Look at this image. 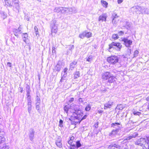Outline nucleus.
Returning a JSON list of instances; mask_svg holds the SVG:
<instances>
[{
  "mask_svg": "<svg viewBox=\"0 0 149 149\" xmlns=\"http://www.w3.org/2000/svg\"><path fill=\"white\" fill-rule=\"evenodd\" d=\"M22 37L23 41L24 42H26V40L27 39L28 37L27 33H23L22 36Z\"/></svg>",
  "mask_w": 149,
  "mask_h": 149,
  "instance_id": "a878e982",
  "label": "nucleus"
},
{
  "mask_svg": "<svg viewBox=\"0 0 149 149\" xmlns=\"http://www.w3.org/2000/svg\"><path fill=\"white\" fill-rule=\"evenodd\" d=\"M77 62L76 61H74L70 64V69L71 70H73L74 68L76 67Z\"/></svg>",
  "mask_w": 149,
  "mask_h": 149,
  "instance_id": "412c9836",
  "label": "nucleus"
},
{
  "mask_svg": "<svg viewBox=\"0 0 149 149\" xmlns=\"http://www.w3.org/2000/svg\"><path fill=\"white\" fill-rule=\"evenodd\" d=\"M28 111L29 114H30L31 112L32 105L28 106Z\"/></svg>",
  "mask_w": 149,
  "mask_h": 149,
  "instance_id": "37998d69",
  "label": "nucleus"
},
{
  "mask_svg": "<svg viewBox=\"0 0 149 149\" xmlns=\"http://www.w3.org/2000/svg\"><path fill=\"white\" fill-rule=\"evenodd\" d=\"M92 33L91 32H86L85 31L86 37L87 38H89L92 36Z\"/></svg>",
  "mask_w": 149,
  "mask_h": 149,
  "instance_id": "4c0bfd02",
  "label": "nucleus"
},
{
  "mask_svg": "<svg viewBox=\"0 0 149 149\" xmlns=\"http://www.w3.org/2000/svg\"><path fill=\"white\" fill-rule=\"evenodd\" d=\"M120 124L118 123H113L111 124V127H113L114 129H117L118 127L119 128V130L120 129Z\"/></svg>",
  "mask_w": 149,
  "mask_h": 149,
  "instance_id": "aec40b11",
  "label": "nucleus"
},
{
  "mask_svg": "<svg viewBox=\"0 0 149 149\" xmlns=\"http://www.w3.org/2000/svg\"><path fill=\"white\" fill-rule=\"evenodd\" d=\"M74 98L72 97L70 98L68 100V104L71 103L72 102L74 101Z\"/></svg>",
  "mask_w": 149,
  "mask_h": 149,
  "instance_id": "3c124183",
  "label": "nucleus"
},
{
  "mask_svg": "<svg viewBox=\"0 0 149 149\" xmlns=\"http://www.w3.org/2000/svg\"><path fill=\"white\" fill-rule=\"evenodd\" d=\"M107 17V15L106 14H103L100 15L99 18V21H106Z\"/></svg>",
  "mask_w": 149,
  "mask_h": 149,
  "instance_id": "a211bd4d",
  "label": "nucleus"
},
{
  "mask_svg": "<svg viewBox=\"0 0 149 149\" xmlns=\"http://www.w3.org/2000/svg\"><path fill=\"white\" fill-rule=\"evenodd\" d=\"M138 135V134L136 132H135L129 136H126L124 139V141L130 140L133 138L136 137Z\"/></svg>",
  "mask_w": 149,
  "mask_h": 149,
  "instance_id": "6e6552de",
  "label": "nucleus"
},
{
  "mask_svg": "<svg viewBox=\"0 0 149 149\" xmlns=\"http://www.w3.org/2000/svg\"><path fill=\"white\" fill-rule=\"evenodd\" d=\"M109 49H110L112 48L113 49H116V47H116L117 48L118 50H120V49L122 47V45L119 42H112L111 44L109 45Z\"/></svg>",
  "mask_w": 149,
  "mask_h": 149,
  "instance_id": "f03ea898",
  "label": "nucleus"
},
{
  "mask_svg": "<svg viewBox=\"0 0 149 149\" xmlns=\"http://www.w3.org/2000/svg\"><path fill=\"white\" fill-rule=\"evenodd\" d=\"M21 26H20L18 29H13V32L14 34L16 36H18V34H21L22 33L21 31Z\"/></svg>",
  "mask_w": 149,
  "mask_h": 149,
  "instance_id": "ddd939ff",
  "label": "nucleus"
},
{
  "mask_svg": "<svg viewBox=\"0 0 149 149\" xmlns=\"http://www.w3.org/2000/svg\"><path fill=\"white\" fill-rule=\"evenodd\" d=\"M70 106L69 104H68V105H65L64 107V111L67 113H68V111L70 109Z\"/></svg>",
  "mask_w": 149,
  "mask_h": 149,
  "instance_id": "72a5a7b5",
  "label": "nucleus"
},
{
  "mask_svg": "<svg viewBox=\"0 0 149 149\" xmlns=\"http://www.w3.org/2000/svg\"><path fill=\"white\" fill-rule=\"evenodd\" d=\"M138 54H139L138 51L137 50H136L134 53V57L136 56H137Z\"/></svg>",
  "mask_w": 149,
  "mask_h": 149,
  "instance_id": "4d7b16f0",
  "label": "nucleus"
},
{
  "mask_svg": "<svg viewBox=\"0 0 149 149\" xmlns=\"http://www.w3.org/2000/svg\"><path fill=\"white\" fill-rule=\"evenodd\" d=\"M124 0H118L117 3L118 4H120Z\"/></svg>",
  "mask_w": 149,
  "mask_h": 149,
  "instance_id": "0e129e2a",
  "label": "nucleus"
},
{
  "mask_svg": "<svg viewBox=\"0 0 149 149\" xmlns=\"http://www.w3.org/2000/svg\"><path fill=\"white\" fill-rule=\"evenodd\" d=\"M76 147L79 148L80 147L81 145L79 141H77L76 142Z\"/></svg>",
  "mask_w": 149,
  "mask_h": 149,
  "instance_id": "de8ad7c7",
  "label": "nucleus"
},
{
  "mask_svg": "<svg viewBox=\"0 0 149 149\" xmlns=\"http://www.w3.org/2000/svg\"><path fill=\"white\" fill-rule=\"evenodd\" d=\"M103 112V111L102 110H99L98 111V113H101Z\"/></svg>",
  "mask_w": 149,
  "mask_h": 149,
  "instance_id": "774afa93",
  "label": "nucleus"
},
{
  "mask_svg": "<svg viewBox=\"0 0 149 149\" xmlns=\"http://www.w3.org/2000/svg\"><path fill=\"white\" fill-rule=\"evenodd\" d=\"M86 60L88 62H91L93 60V56H89L86 58Z\"/></svg>",
  "mask_w": 149,
  "mask_h": 149,
  "instance_id": "a19ab883",
  "label": "nucleus"
},
{
  "mask_svg": "<svg viewBox=\"0 0 149 149\" xmlns=\"http://www.w3.org/2000/svg\"><path fill=\"white\" fill-rule=\"evenodd\" d=\"M101 2L102 4V6L106 8L107 7L108 3L106 1L101 0Z\"/></svg>",
  "mask_w": 149,
  "mask_h": 149,
  "instance_id": "473e14b6",
  "label": "nucleus"
},
{
  "mask_svg": "<svg viewBox=\"0 0 149 149\" xmlns=\"http://www.w3.org/2000/svg\"><path fill=\"white\" fill-rule=\"evenodd\" d=\"M36 102H40V96L38 95H37L36 98Z\"/></svg>",
  "mask_w": 149,
  "mask_h": 149,
  "instance_id": "6e6d98bb",
  "label": "nucleus"
},
{
  "mask_svg": "<svg viewBox=\"0 0 149 149\" xmlns=\"http://www.w3.org/2000/svg\"><path fill=\"white\" fill-rule=\"evenodd\" d=\"M74 46L73 45H72L70 46L69 49L70 50H71L74 48Z\"/></svg>",
  "mask_w": 149,
  "mask_h": 149,
  "instance_id": "052dcab7",
  "label": "nucleus"
},
{
  "mask_svg": "<svg viewBox=\"0 0 149 149\" xmlns=\"http://www.w3.org/2000/svg\"><path fill=\"white\" fill-rule=\"evenodd\" d=\"M34 130L33 129H31L30 130L29 132V138L30 140L32 141L33 139L34 136Z\"/></svg>",
  "mask_w": 149,
  "mask_h": 149,
  "instance_id": "4468645a",
  "label": "nucleus"
},
{
  "mask_svg": "<svg viewBox=\"0 0 149 149\" xmlns=\"http://www.w3.org/2000/svg\"><path fill=\"white\" fill-rule=\"evenodd\" d=\"M35 32H36V36L38 34V29L37 27L35 26L34 28Z\"/></svg>",
  "mask_w": 149,
  "mask_h": 149,
  "instance_id": "a18cd8bd",
  "label": "nucleus"
},
{
  "mask_svg": "<svg viewBox=\"0 0 149 149\" xmlns=\"http://www.w3.org/2000/svg\"><path fill=\"white\" fill-rule=\"evenodd\" d=\"M61 9H62L61 7H56L54 9V11L55 12L57 13H61Z\"/></svg>",
  "mask_w": 149,
  "mask_h": 149,
  "instance_id": "7c9ffc66",
  "label": "nucleus"
},
{
  "mask_svg": "<svg viewBox=\"0 0 149 149\" xmlns=\"http://www.w3.org/2000/svg\"><path fill=\"white\" fill-rule=\"evenodd\" d=\"M72 112L74 113H75L76 115V116H74L75 118L78 120L81 119L83 115V113L81 112V111L78 108L77 110H74Z\"/></svg>",
  "mask_w": 149,
  "mask_h": 149,
  "instance_id": "7ed1b4c3",
  "label": "nucleus"
},
{
  "mask_svg": "<svg viewBox=\"0 0 149 149\" xmlns=\"http://www.w3.org/2000/svg\"><path fill=\"white\" fill-rule=\"evenodd\" d=\"M111 74L109 72H106L102 74V77L104 80H108L110 77H111Z\"/></svg>",
  "mask_w": 149,
  "mask_h": 149,
  "instance_id": "1a4fd4ad",
  "label": "nucleus"
},
{
  "mask_svg": "<svg viewBox=\"0 0 149 149\" xmlns=\"http://www.w3.org/2000/svg\"><path fill=\"white\" fill-rule=\"evenodd\" d=\"M141 13L143 14H149V10L146 8L141 7Z\"/></svg>",
  "mask_w": 149,
  "mask_h": 149,
  "instance_id": "6ab92c4d",
  "label": "nucleus"
},
{
  "mask_svg": "<svg viewBox=\"0 0 149 149\" xmlns=\"http://www.w3.org/2000/svg\"><path fill=\"white\" fill-rule=\"evenodd\" d=\"M56 20H53L52 21V23L51 25L52 27L51 32L52 33H54L56 34L57 32V25L56 24Z\"/></svg>",
  "mask_w": 149,
  "mask_h": 149,
  "instance_id": "0eeeda50",
  "label": "nucleus"
},
{
  "mask_svg": "<svg viewBox=\"0 0 149 149\" xmlns=\"http://www.w3.org/2000/svg\"><path fill=\"white\" fill-rule=\"evenodd\" d=\"M69 120L71 122V123L72 125H76V123H77V121H76L74 120V118L73 117H71L70 118H69Z\"/></svg>",
  "mask_w": 149,
  "mask_h": 149,
  "instance_id": "c756f323",
  "label": "nucleus"
},
{
  "mask_svg": "<svg viewBox=\"0 0 149 149\" xmlns=\"http://www.w3.org/2000/svg\"><path fill=\"white\" fill-rule=\"evenodd\" d=\"M118 57L115 56L109 57L107 59V61L108 62L114 64L118 62Z\"/></svg>",
  "mask_w": 149,
  "mask_h": 149,
  "instance_id": "20e7f679",
  "label": "nucleus"
},
{
  "mask_svg": "<svg viewBox=\"0 0 149 149\" xmlns=\"http://www.w3.org/2000/svg\"><path fill=\"white\" fill-rule=\"evenodd\" d=\"M91 109V107L90 105H88L85 108V110L86 111H88Z\"/></svg>",
  "mask_w": 149,
  "mask_h": 149,
  "instance_id": "603ef678",
  "label": "nucleus"
},
{
  "mask_svg": "<svg viewBox=\"0 0 149 149\" xmlns=\"http://www.w3.org/2000/svg\"><path fill=\"white\" fill-rule=\"evenodd\" d=\"M26 91L27 92L26 95L27 97H30L31 96L30 95V87L29 86L26 87Z\"/></svg>",
  "mask_w": 149,
  "mask_h": 149,
  "instance_id": "5701e85b",
  "label": "nucleus"
},
{
  "mask_svg": "<svg viewBox=\"0 0 149 149\" xmlns=\"http://www.w3.org/2000/svg\"><path fill=\"white\" fill-rule=\"evenodd\" d=\"M108 149H120V146L115 144H112L108 147Z\"/></svg>",
  "mask_w": 149,
  "mask_h": 149,
  "instance_id": "dca6fc26",
  "label": "nucleus"
},
{
  "mask_svg": "<svg viewBox=\"0 0 149 149\" xmlns=\"http://www.w3.org/2000/svg\"><path fill=\"white\" fill-rule=\"evenodd\" d=\"M68 69L67 68H65L64 70L63 71L62 73V75H63V77H65L66 76L67 74V72Z\"/></svg>",
  "mask_w": 149,
  "mask_h": 149,
  "instance_id": "c85d7f7f",
  "label": "nucleus"
},
{
  "mask_svg": "<svg viewBox=\"0 0 149 149\" xmlns=\"http://www.w3.org/2000/svg\"><path fill=\"white\" fill-rule=\"evenodd\" d=\"M124 107V106H123L122 104H120L117 105L116 109L118 110H122Z\"/></svg>",
  "mask_w": 149,
  "mask_h": 149,
  "instance_id": "e433bc0d",
  "label": "nucleus"
},
{
  "mask_svg": "<svg viewBox=\"0 0 149 149\" xmlns=\"http://www.w3.org/2000/svg\"><path fill=\"white\" fill-rule=\"evenodd\" d=\"M87 117V115L86 114L81 119V121L86 119Z\"/></svg>",
  "mask_w": 149,
  "mask_h": 149,
  "instance_id": "e2e57ef3",
  "label": "nucleus"
},
{
  "mask_svg": "<svg viewBox=\"0 0 149 149\" xmlns=\"http://www.w3.org/2000/svg\"><path fill=\"white\" fill-rule=\"evenodd\" d=\"M112 37L114 39H116L119 38L118 35L117 34H113L112 35Z\"/></svg>",
  "mask_w": 149,
  "mask_h": 149,
  "instance_id": "49530a36",
  "label": "nucleus"
},
{
  "mask_svg": "<svg viewBox=\"0 0 149 149\" xmlns=\"http://www.w3.org/2000/svg\"><path fill=\"white\" fill-rule=\"evenodd\" d=\"M79 37L81 38H83L85 37H86L85 31L82 32V33L80 34L79 36Z\"/></svg>",
  "mask_w": 149,
  "mask_h": 149,
  "instance_id": "58836bf2",
  "label": "nucleus"
},
{
  "mask_svg": "<svg viewBox=\"0 0 149 149\" xmlns=\"http://www.w3.org/2000/svg\"><path fill=\"white\" fill-rule=\"evenodd\" d=\"M2 149H9V146L6 145V144H3V146L1 147Z\"/></svg>",
  "mask_w": 149,
  "mask_h": 149,
  "instance_id": "79ce46f5",
  "label": "nucleus"
},
{
  "mask_svg": "<svg viewBox=\"0 0 149 149\" xmlns=\"http://www.w3.org/2000/svg\"><path fill=\"white\" fill-rule=\"evenodd\" d=\"M116 80V78L111 74V77H109L108 80L109 82L111 83L115 81Z\"/></svg>",
  "mask_w": 149,
  "mask_h": 149,
  "instance_id": "4be33fe9",
  "label": "nucleus"
},
{
  "mask_svg": "<svg viewBox=\"0 0 149 149\" xmlns=\"http://www.w3.org/2000/svg\"><path fill=\"white\" fill-rule=\"evenodd\" d=\"M79 76L80 74L79 72H76L74 74V79H77L79 77Z\"/></svg>",
  "mask_w": 149,
  "mask_h": 149,
  "instance_id": "ea45409f",
  "label": "nucleus"
},
{
  "mask_svg": "<svg viewBox=\"0 0 149 149\" xmlns=\"http://www.w3.org/2000/svg\"><path fill=\"white\" fill-rule=\"evenodd\" d=\"M27 105L28 106H31L32 103V101L31 100V97H27Z\"/></svg>",
  "mask_w": 149,
  "mask_h": 149,
  "instance_id": "f704fd0d",
  "label": "nucleus"
},
{
  "mask_svg": "<svg viewBox=\"0 0 149 149\" xmlns=\"http://www.w3.org/2000/svg\"><path fill=\"white\" fill-rule=\"evenodd\" d=\"M61 8L62 9H61V13L63 14L67 13L66 8Z\"/></svg>",
  "mask_w": 149,
  "mask_h": 149,
  "instance_id": "c9c22d12",
  "label": "nucleus"
},
{
  "mask_svg": "<svg viewBox=\"0 0 149 149\" xmlns=\"http://www.w3.org/2000/svg\"><path fill=\"white\" fill-rule=\"evenodd\" d=\"M61 66L59 64H57L54 68V70L57 71L58 72L60 71Z\"/></svg>",
  "mask_w": 149,
  "mask_h": 149,
  "instance_id": "b1692460",
  "label": "nucleus"
},
{
  "mask_svg": "<svg viewBox=\"0 0 149 149\" xmlns=\"http://www.w3.org/2000/svg\"><path fill=\"white\" fill-rule=\"evenodd\" d=\"M141 7L139 6H134L130 9V11L134 14H140L141 13Z\"/></svg>",
  "mask_w": 149,
  "mask_h": 149,
  "instance_id": "39448f33",
  "label": "nucleus"
},
{
  "mask_svg": "<svg viewBox=\"0 0 149 149\" xmlns=\"http://www.w3.org/2000/svg\"><path fill=\"white\" fill-rule=\"evenodd\" d=\"M79 104L83 103V99L81 98H80L79 99Z\"/></svg>",
  "mask_w": 149,
  "mask_h": 149,
  "instance_id": "bf43d9fd",
  "label": "nucleus"
},
{
  "mask_svg": "<svg viewBox=\"0 0 149 149\" xmlns=\"http://www.w3.org/2000/svg\"><path fill=\"white\" fill-rule=\"evenodd\" d=\"M118 17L117 14L116 13H113L111 16V18L112 19V22L114 24H116L117 22V21L118 19H117V18Z\"/></svg>",
  "mask_w": 149,
  "mask_h": 149,
  "instance_id": "9d476101",
  "label": "nucleus"
},
{
  "mask_svg": "<svg viewBox=\"0 0 149 149\" xmlns=\"http://www.w3.org/2000/svg\"><path fill=\"white\" fill-rule=\"evenodd\" d=\"M134 114L136 115H139L141 114V113L139 112L134 111L133 112Z\"/></svg>",
  "mask_w": 149,
  "mask_h": 149,
  "instance_id": "13d9d810",
  "label": "nucleus"
},
{
  "mask_svg": "<svg viewBox=\"0 0 149 149\" xmlns=\"http://www.w3.org/2000/svg\"><path fill=\"white\" fill-rule=\"evenodd\" d=\"M13 2L16 8L18 9L19 7V0H16L15 1Z\"/></svg>",
  "mask_w": 149,
  "mask_h": 149,
  "instance_id": "bb28decb",
  "label": "nucleus"
},
{
  "mask_svg": "<svg viewBox=\"0 0 149 149\" xmlns=\"http://www.w3.org/2000/svg\"><path fill=\"white\" fill-rule=\"evenodd\" d=\"M121 41L123 42L124 44L126 47H129L132 45V40L128 39L126 38H120Z\"/></svg>",
  "mask_w": 149,
  "mask_h": 149,
  "instance_id": "423d86ee",
  "label": "nucleus"
},
{
  "mask_svg": "<svg viewBox=\"0 0 149 149\" xmlns=\"http://www.w3.org/2000/svg\"><path fill=\"white\" fill-rule=\"evenodd\" d=\"M124 32L123 31H120L118 32V35L120 36H122L123 35Z\"/></svg>",
  "mask_w": 149,
  "mask_h": 149,
  "instance_id": "5fc2aeb1",
  "label": "nucleus"
},
{
  "mask_svg": "<svg viewBox=\"0 0 149 149\" xmlns=\"http://www.w3.org/2000/svg\"><path fill=\"white\" fill-rule=\"evenodd\" d=\"M149 137H146V138H141L138 139L136 142L135 143L136 145L142 146V145H145V144L146 143H149V141H147V139Z\"/></svg>",
  "mask_w": 149,
  "mask_h": 149,
  "instance_id": "f257e3e1",
  "label": "nucleus"
},
{
  "mask_svg": "<svg viewBox=\"0 0 149 149\" xmlns=\"http://www.w3.org/2000/svg\"><path fill=\"white\" fill-rule=\"evenodd\" d=\"M72 141L71 140H70L68 141V143L69 144H70V145H72L73 144H72Z\"/></svg>",
  "mask_w": 149,
  "mask_h": 149,
  "instance_id": "338daca9",
  "label": "nucleus"
},
{
  "mask_svg": "<svg viewBox=\"0 0 149 149\" xmlns=\"http://www.w3.org/2000/svg\"><path fill=\"white\" fill-rule=\"evenodd\" d=\"M67 13L72 14L76 13V10L74 7L66 8Z\"/></svg>",
  "mask_w": 149,
  "mask_h": 149,
  "instance_id": "f8f14e48",
  "label": "nucleus"
},
{
  "mask_svg": "<svg viewBox=\"0 0 149 149\" xmlns=\"http://www.w3.org/2000/svg\"><path fill=\"white\" fill-rule=\"evenodd\" d=\"M5 1L6 4L7 6H12V5L11 4V3L10 1L8 0H6Z\"/></svg>",
  "mask_w": 149,
  "mask_h": 149,
  "instance_id": "c03bdc74",
  "label": "nucleus"
},
{
  "mask_svg": "<svg viewBox=\"0 0 149 149\" xmlns=\"http://www.w3.org/2000/svg\"><path fill=\"white\" fill-rule=\"evenodd\" d=\"M63 121L61 119H60L59 121V126L60 127H62L63 126Z\"/></svg>",
  "mask_w": 149,
  "mask_h": 149,
  "instance_id": "864d4df0",
  "label": "nucleus"
},
{
  "mask_svg": "<svg viewBox=\"0 0 149 149\" xmlns=\"http://www.w3.org/2000/svg\"><path fill=\"white\" fill-rule=\"evenodd\" d=\"M113 102L112 100H110L108 102L105 103L104 104V109H106L108 108H110L112 107L113 105Z\"/></svg>",
  "mask_w": 149,
  "mask_h": 149,
  "instance_id": "9b49d317",
  "label": "nucleus"
},
{
  "mask_svg": "<svg viewBox=\"0 0 149 149\" xmlns=\"http://www.w3.org/2000/svg\"><path fill=\"white\" fill-rule=\"evenodd\" d=\"M61 141V139L59 138H58L56 140L55 143L56 145L59 148H61L62 147Z\"/></svg>",
  "mask_w": 149,
  "mask_h": 149,
  "instance_id": "2eb2a0df",
  "label": "nucleus"
},
{
  "mask_svg": "<svg viewBox=\"0 0 149 149\" xmlns=\"http://www.w3.org/2000/svg\"><path fill=\"white\" fill-rule=\"evenodd\" d=\"M40 102H36L35 104L36 108V110L38 111L39 110L40 108Z\"/></svg>",
  "mask_w": 149,
  "mask_h": 149,
  "instance_id": "2f4dec72",
  "label": "nucleus"
},
{
  "mask_svg": "<svg viewBox=\"0 0 149 149\" xmlns=\"http://www.w3.org/2000/svg\"><path fill=\"white\" fill-rule=\"evenodd\" d=\"M117 128V129H113L111 132L109 134V135L112 136L117 134L119 131V129H118L119 128L118 127Z\"/></svg>",
  "mask_w": 149,
  "mask_h": 149,
  "instance_id": "f3484780",
  "label": "nucleus"
},
{
  "mask_svg": "<svg viewBox=\"0 0 149 149\" xmlns=\"http://www.w3.org/2000/svg\"><path fill=\"white\" fill-rule=\"evenodd\" d=\"M55 47H53L52 48V52L53 53L55 52Z\"/></svg>",
  "mask_w": 149,
  "mask_h": 149,
  "instance_id": "69168bd1",
  "label": "nucleus"
},
{
  "mask_svg": "<svg viewBox=\"0 0 149 149\" xmlns=\"http://www.w3.org/2000/svg\"><path fill=\"white\" fill-rule=\"evenodd\" d=\"M71 109H72L74 110H75L77 109L78 108V106L76 105L75 104L72 103L70 105Z\"/></svg>",
  "mask_w": 149,
  "mask_h": 149,
  "instance_id": "393cba45",
  "label": "nucleus"
},
{
  "mask_svg": "<svg viewBox=\"0 0 149 149\" xmlns=\"http://www.w3.org/2000/svg\"><path fill=\"white\" fill-rule=\"evenodd\" d=\"M76 148V146L73 144L70 146V149H75Z\"/></svg>",
  "mask_w": 149,
  "mask_h": 149,
  "instance_id": "09e8293b",
  "label": "nucleus"
},
{
  "mask_svg": "<svg viewBox=\"0 0 149 149\" xmlns=\"http://www.w3.org/2000/svg\"><path fill=\"white\" fill-rule=\"evenodd\" d=\"M1 129L0 128V133L1 132ZM5 139L3 136H0V144L5 142Z\"/></svg>",
  "mask_w": 149,
  "mask_h": 149,
  "instance_id": "cd10ccee",
  "label": "nucleus"
},
{
  "mask_svg": "<svg viewBox=\"0 0 149 149\" xmlns=\"http://www.w3.org/2000/svg\"><path fill=\"white\" fill-rule=\"evenodd\" d=\"M7 65L10 67H12V64L10 62H8L7 63Z\"/></svg>",
  "mask_w": 149,
  "mask_h": 149,
  "instance_id": "680f3d73",
  "label": "nucleus"
},
{
  "mask_svg": "<svg viewBox=\"0 0 149 149\" xmlns=\"http://www.w3.org/2000/svg\"><path fill=\"white\" fill-rule=\"evenodd\" d=\"M1 14L2 16L4 19L6 18L7 17V15L5 14L3 12H1Z\"/></svg>",
  "mask_w": 149,
  "mask_h": 149,
  "instance_id": "8fccbe9b",
  "label": "nucleus"
}]
</instances>
